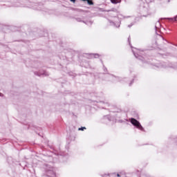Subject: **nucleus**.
I'll return each mask as SVG.
<instances>
[{
	"instance_id": "1",
	"label": "nucleus",
	"mask_w": 177,
	"mask_h": 177,
	"mask_svg": "<svg viewBox=\"0 0 177 177\" xmlns=\"http://www.w3.org/2000/svg\"><path fill=\"white\" fill-rule=\"evenodd\" d=\"M131 122L132 124L134 125V127H136V128H138V129H141V130L143 129V127H142V125H140V123L136 119L131 118Z\"/></svg>"
},
{
	"instance_id": "2",
	"label": "nucleus",
	"mask_w": 177,
	"mask_h": 177,
	"mask_svg": "<svg viewBox=\"0 0 177 177\" xmlns=\"http://www.w3.org/2000/svg\"><path fill=\"white\" fill-rule=\"evenodd\" d=\"M112 3H120L121 2V0H111Z\"/></svg>"
},
{
	"instance_id": "3",
	"label": "nucleus",
	"mask_w": 177,
	"mask_h": 177,
	"mask_svg": "<svg viewBox=\"0 0 177 177\" xmlns=\"http://www.w3.org/2000/svg\"><path fill=\"white\" fill-rule=\"evenodd\" d=\"M84 129H86V128L85 127H82V128H80L79 131H84Z\"/></svg>"
},
{
	"instance_id": "4",
	"label": "nucleus",
	"mask_w": 177,
	"mask_h": 177,
	"mask_svg": "<svg viewBox=\"0 0 177 177\" xmlns=\"http://www.w3.org/2000/svg\"><path fill=\"white\" fill-rule=\"evenodd\" d=\"M72 2H75V0H71Z\"/></svg>"
},
{
	"instance_id": "5",
	"label": "nucleus",
	"mask_w": 177,
	"mask_h": 177,
	"mask_svg": "<svg viewBox=\"0 0 177 177\" xmlns=\"http://www.w3.org/2000/svg\"><path fill=\"white\" fill-rule=\"evenodd\" d=\"M118 176H120V174H118Z\"/></svg>"
}]
</instances>
